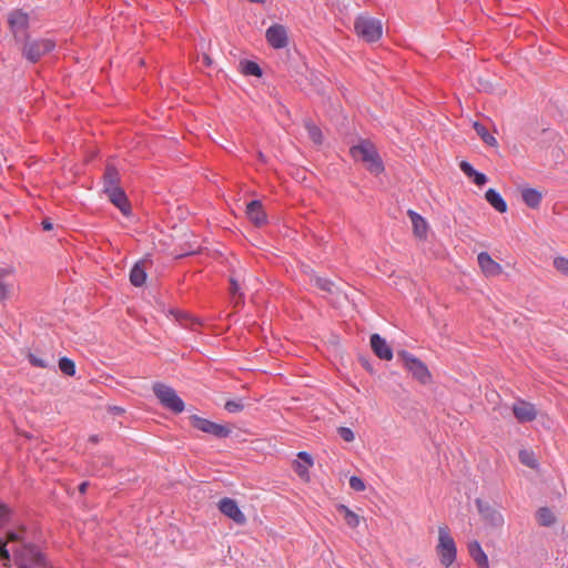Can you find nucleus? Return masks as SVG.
Returning a JSON list of instances; mask_svg holds the SVG:
<instances>
[{
	"instance_id": "4468645a",
	"label": "nucleus",
	"mask_w": 568,
	"mask_h": 568,
	"mask_svg": "<svg viewBox=\"0 0 568 568\" xmlns=\"http://www.w3.org/2000/svg\"><path fill=\"white\" fill-rule=\"evenodd\" d=\"M477 262L481 272L487 277L500 275L503 272L501 265L494 261L487 252H480L477 255Z\"/></svg>"
},
{
	"instance_id": "79ce46f5",
	"label": "nucleus",
	"mask_w": 568,
	"mask_h": 568,
	"mask_svg": "<svg viewBox=\"0 0 568 568\" xmlns=\"http://www.w3.org/2000/svg\"><path fill=\"white\" fill-rule=\"evenodd\" d=\"M29 361L36 367H41V368L48 367L47 361H44L43 358H40L33 354L29 355Z\"/></svg>"
},
{
	"instance_id": "f8f14e48",
	"label": "nucleus",
	"mask_w": 568,
	"mask_h": 568,
	"mask_svg": "<svg viewBox=\"0 0 568 568\" xmlns=\"http://www.w3.org/2000/svg\"><path fill=\"white\" fill-rule=\"evenodd\" d=\"M513 413L519 423H529L537 417L535 405L523 399L514 403Z\"/></svg>"
},
{
	"instance_id": "c85d7f7f",
	"label": "nucleus",
	"mask_w": 568,
	"mask_h": 568,
	"mask_svg": "<svg viewBox=\"0 0 568 568\" xmlns=\"http://www.w3.org/2000/svg\"><path fill=\"white\" fill-rule=\"evenodd\" d=\"M305 129L308 133V138L315 143V144H321L322 141H323V135H322V131L318 126H316L314 123L312 122H306L305 123Z\"/></svg>"
},
{
	"instance_id": "dca6fc26",
	"label": "nucleus",
	"mask_w": 568,
	"mask_h": 568,
	"mask_svg": "<svg viewBox=\"0 0 568 568\" xmlns=\"http://www.w3.org/2000/svg\"><path fill=\"white\" fill-rule=\"evenodd\" d=\"M371 346L377 357L384 361H390L393 358V351L387 342L378 334L371 336Z\"/></svg>"
},
{
	"instance_id": "6e6552de",
	"label": "nucleus",
	"mask_w": 568,
	"mask_h": 568,
	"mask_svg": "<svg viewBox=\"0 0 568 568\" xmlns=\"http://www.w3.org/2000/svg\"><path fill=\"white\" fill-rule=\"evenodd\" d=\"M190 419L194 428L203 433L210 434L216 438H226L231 434V429L229 427L221 424H216L200 416L193 415L190 417Z\"/></svg>"
},
{
	"instance_id": "1a4fd4ad",
	"label": "nucleus",
	"mask_w": 568,
	"mask_h": 568,
	"mask_svg": "<svg viewBox=\"0 0 568 568\" xmlns=\"http://www.w3.org/2000/svg\"><path fill=\"white\" fill-rule=\"evenodd\" d=\"M476 506L481 519L487 525L494 528H499L504 525V516L498 509L494 508L481 499H476Z\"/></svg>"
},
{
	"instance_id": "7ed1b4c3",
	"label": "nucleus",
	"mask_w": 568,
	"mask_h": 568,
	"mask_svg": "<svg viewBox=\"0 0 568 568\" xmlns=\"http://www.w3.org/2000/svg\"><path fill=\"white\" fill-rule=\"evenodd\" d=\"M12 551L19 568H47L43 555L34 546L24 544L20 549L12 548Z\"/></svg>"
},
{
	"instance_id": "a878e982",
	"label": "nucleus",
	"mask_w": 568,
	"mask_h": 568,
	"mask_svg": "<svg viewBox=\"0 0 568 568\" xmlns=\"http://www.w3.org/2000/svg\"><path fill=\"white\" fill-rule=\"evenodd\" d=\"M476 133L481 138V140L490 146H495L497 144V140L494 135H491L486 126L479 122H474L473 124Z\"/></svg>"
},
{
	"instance_id": "f257e3e1",
	"label": "nucleus",
	"mask_w": 568,
	"mask_h": 568,
	"mask_svg": "<svg viewBox=\"0 0 568 568\" xmlns=\"http://www.w3.org/2000/svg\"><path fill=\"white\" fill-rule=\"evenodd\" d=\"M351 154L356 161L363 162L371 173L377 175L384 171L383 161L369 141L364 140L352 146Z\"/></svg>"
},
{
	"instance_id": "ddd939ff",
	"label": "nucleus",
	"mask_w": 568,
	"mask_h": 568,
	"mask_svg": "<svg viewBox=\"0 0 568 568\" xmlns=\"http://www.w3.org/2000/svg\"><path fill=\"white\" fill-rule=\"evenodd\" d=\"M104 193L108 195L109 200L122 212L123 215H130L131 207L128 202V197L120 186L105 189Z\"/></svg>"
},
{
	"instance_id": "aec40b11",
	"label": "nucleus",
	"mask_w": 568,
	"mask_h": 568,
	"mask_svg": "<svg viewBox=\"0 0 568 568\" xmlns=\"http://www.w3.org/2000/svg\"><path fill=\"white\" fill-rule=\"evenodd\" d=\"M486 201L499 213L507 211V204L501 195L494 189H488L485 193Z\"/></svg>"
},
{
	"instance_id": "393cba45",
	"label": "nucleus",
	"mask_w": 568,
	"mask_h": 568,
	"mask_svg": "<svg viewBox=\"0 0 568 568\" xmlns=\"http://www.w3.org/2000/svg\"><path fill=\"white\" fill-rule=\"evenodd\" d=\"M146 273L141 263H136L130 272V282L134 286H142L145 283Z\"/></svg>"
},
{
	"instance_id": "39448f33",
	"label": "nucleus",
	"mask_w": 568,
	"mask_h": 568,
	"mask_svg": "<svg viewBox=\"0 0 568 568\" xmlns=\"http://www.w3.org/2000/svg\"><path fill=\"white\" fill-rule=\"evenodd\" d=\"M354 28L356 33L367 42H375L379 40L383 34L381 20L371 17H357Z\"/></svg>"
},
{
	"instance_id": "a18cd8bd",
	"label": "nucleus",
	"mask_w": 568,
	"mask_h": 568,
	"mask_svg": "<svg viewBox=\"0 0 568 568\" xmlns=\"http://www.w3.org/2000/svg\"><path fill=\"white\" fill-rule=\"evenodd\" d=\"M231 293L234 298L236 295H239V298L242 296V294L240 293V284L234 278H231Z\"/></svg>"
},
{
	"instance_id": "5701e85b",
	"label": "nucleus",
	"mask_w": 568,
	"mask_h": 568,
	"mask_svg": "<svg viewBox=\"0 0 568 568\" xmlns=\"http://www.w3.org/2000/svg\"><path fill=\"white\" fill-rule=\"evenodd\" d=\"M337 511L344 516V520L348 527L356 528L359 526L361 517L351 510L347 506L342 504L338 505Z\"/></svg>"
},
{
	"instance_id": "f3484780",
	"label": "nucleus",
	"mask_w": 568,
	"mask_h": 568,
	"mask_svg": "<svg viewBox=\"0 0 568 568\" xmlns=\"http://www.w3.org/2000/svg\"><path fill=\"white\" fill-rule=\"evenodd\" d=\"M246 215L252 223L260 226L266 222V214L258 200L251 201L246 206Z\"/></svg>"
},
{
	"instance_id": "603ef678",
	"label": "nucleus",
	"mask_w": 568,
	"mask_h": 568,
	"mask_svg": "<svg viewBox=\"0 0 568 568\" xmlns=\"http://www.w3.org/2000/svg\"><path fill=\"white\" fill-rule=\"evenodd\" d=\"M103 465L109 466L110 465V460L108 458H105V460L103 462Z\"/></svg>"
},
{
	"instance_id": "72a5a7b5",
	"label": "nucleus",
	"mask_w": 568,
	"mask_h": 568,
	"mask_svg": "<svg viewBox=\"0 0 568 568\" xmlns=\"http://www.w3.org/2000/svg\"><path fill=\"white\" fill-rule=\"evenodd\" d=\"M7 541L0 538V558L4 566H8L11 561L10 551L7 549Z\"/></svg>"
},
{
	"instance_id": "2eb2a0df",
	"label": "nucleus",
	"mask_w": 568,
	"mask_h": 568,
	"mask_svg": "<svg viewBox=\"0 0 568 568\" xmlns=\"http://www.w3.org/2000/svg\"><path fill=\"white\" fill-rule=\"evenodd\" d=\"M8 22L14 37L18 39L19 34H22L27 30L29 17L27 13L16 10L9 14Z\"/></svg>"
},
{
	"instance_id": "473e14b6",
	"label": "nucleus",
	"mask_w": 568,
	"mask_h": 568,
	"mask_svg": "<svg viewBox=\"0 0 568 568\" xmlns=\"http://www.w3.org/2000/svg\"><path fill=\"white\" fill-rule=\"evenodd\" d=\"M554 266L557 271L568 276V258L559 256L554 260Z\"/></svg>"
},
{
	"instance_id": "c756f323",
	"label": "nucleus",
	"mask_w": 568,
	"mask_h": 568,
	"mask_svg": "<svg viewBox=\"0 0 568 568\" xmlns=\"http://www.w3.org/2000/svg\"><path fill=\"white\" fill-rule=\"evenodd\" d=\"M59 368L63 374L68 376H73L75 374V364L68 357L60 358Z\"/></svg>"
},
{
	"instance_id": "bb28decb",
	"label": "nucleus",
	"mask_w": 568,
	"mask_h": 568,
	"mask_svg": "<svg viewBox=\"0 0 568 568\" xmlns=\"http://www.w3.org/2000/svg\"><path fill=\"white\" fill-rule=\"evenodd\" d=\"M518 457L523 465H525L529 468H532V469H536L538 467V462L536 459L534 452L528 450V449H521L519 452Z\"/></svg>"
},
{
	"instance_id": "5fc2aeb1",
	"label": "nucleus",
	"mask_w": 568,
	"mask_h": 568,
	"mask_svg": "<svg viewBox=\"0 0 568 568\" xmlns=\"http://www.w3.org/2000/svg\"><path fill=\"white\" fill-rule=\"evenodd\" d=\"M114 409H115V413L122 412V409L119 407H115Z\"/></svg>"
},
{
	"instance_id": "f03ea898",
	"label": "nucleus",
	"mask_w": 568,
	"mask_h": 568,
	"mask_svg": "<svg viewBox=\"0 0 568 568\" xmlns=\"http://www.w3.org/2000/svg\"><path fill=\"white\" fill-rule=\"evenodd\" d=\"M440 564L450 568L457 556V548L446 526L438 528V545L436 547Z\"/></svg>"
},
{
	"instance_id": "0eeeda50",
	"label": "nucleus",
	"mask_w": 568,
	"mask_h": 568,
	"mask_svg": "<svg viewBox=\"0 0 568 568\" xmlns=\"http://www.w3.org/2000/svg\"><path fill=\"white\" fill-rule=\"evenodd\" d=\"M398 356L404 361L406 369L413 375L415 379L424 385L430 383V372L420 359L406 351L399 352Z\"/></svg>"
},
{
	"instance_id": "cd10ccee",
	"label": "nucleus",
	"mask_w": 568,
	"mask_h": 568,
	"mask_svg": "<svg viewBox=\"0 0 568 568\" xmlns=\"http://www.w3.org/2000/svg\"><path fill=\"white\" fill-rule=\"evenodd\" d=\"M537 520L541 526L548 527L555 523L556 518L549 508L544 507L538 510Z\"/></svg>"
},
{
	"instance_id": "de8ad7c7",
	"label": "nucleus",
	"mask_w": 568,
	"mask_h": 568,
	"mask_svg": "<svg viewBox=\"0 0 568 568\" xmlns=\"http://www.w3.org/2000/svg\"><path fill=\"white\" fill-rule=\"evenodd\" d=\"M203 63H204L205 65H207V67H209V65H211L212 60L210 59V57H209V55H206V54H204V55H203Z\"/></svg>"
},
{
	"instance_id": "7c9ffc66",
	"label": "nucleus",
	"mask_w": 568,
	"mask_h": 568,
	"mask_svg": "<svg viewBox=\"0 0 568 568\" xmlns=\"http://www.w3.org/2000/svg\"><path fill=\"white\" fill-rule=\"evenodd\" d=\"M243 72L247 75L261 77L262 70L260 65L253 61H245L243 63Z\"/></svg>"
},
{
	"instance_id": "49530a36",
	"label": "nucleus",
	"mask_w": 568,
	"mask_h": 568,
	"mask_svg": "<svg viewBox=\"0 0 568 568\" xmlns=\"http://www.w3.org/2000/svg\"><path fill=\"white\" fill-rule=\"evenodd\" d=\"M42 226H43L44 230L50 231L52 229V223L47 221V220H44L42 222Z\"/></svg>"
},
{
	"instance_id": "37998d69",
	"label": "nucleus",
	"mask_w": 568,
	"mask_h": 568,
	"mask_svg": "<svg viewBox=\"0 0 568 568\" xmlns=\"http://www.w3.org/2000/svg\"><path fill=\"white\" fill-rule=\"evenodd\" d=\"M471 178H473L474 183L478 186H483L487 182L486 175L484 173H480L477 171L475 172V174Z\"/></svg>"
},
{
	"instance_id": "20e7f679",
	"label": "nucleus",
	"mask_w": 568,
	"mask_h": 568,
	"mask_svg": "<svg viewBox=\"0 0 568 568\" xmlns=\"http://www.w3.org/2000/svg\"><path fill=\"white\" fill-rule=\"evenodd\" d=\"M152 388L163 407L175 414H180L184 410V402L171 386L163 383H155Z\"/></svg>"
},
{
	"instance_id": "f704fd0d",
	"label": "nucleus",
	"mask_w": 568,
	"mask_h": 568,
	"mask_svg": "<svg viewBox=\"0 0 568 568\" xmlns=\"http://www.w3.org/2000/svg\"><path fill=\"white\" fill-rule=\"evenodd\" d=\"M349 487L355 491H364L366 488V485L364 480L357 476H352L349 478Z\"/></svg>"
},
{
	"instance_id": "3c124183",
	"label": "nucleus",
	"mask_w": 568,
	"mask_h": 568,
	"mask_svg": "<svg viewBox=\"0 0 568 568\" xmlns=\"http://www.w3.org/2000/svg\"><path fill=\"white\" fill-rule=\"evenodd\" d=\"M258 159L264 162L265 161V156L262 152L258 153Z\"/></svg>"
},
{
	"instance_id": "8fccbe9b",
	"label": "nucleus",
	"mask_w": 568,
	"mask_h": 568,
	"mask_svg": "<svg viewBox=\"0 0 568 568\" xmlns=\"http://www.w3.org/2000/svg\"><path fill=\"white\" fill-rule=\"evenodd\" d=\"M87 486H88V483H82V484L80 485V487H79V488H80V491H81V493H84V491H85V489H87Z\"/></svg>"
},
{
	"instance_id": "c9c22d12",
	"label": "nucleus",
	"mask_w": 568,
	"mask_h": 568,
	"mask_svg": "<svg viewBox=\"0 0 568 568\" xmlns=\"http://www.w3.org/2000/svg\"><path fill=\"white\" fill-rule=\"evenodd\" d=\"M7 540L11 542L24 540V529L11 530L7 534Z\"/></svg>"
},
{
	"instance_id": "423d86ee",
	"label": "nucleus",
	"mask_w": 568,
	"mask_h": 568,
	"mask_svg": "<svg viewBox=\"0 0 568 568\" xmlns=\"http://www.w3.org/2000/svg\"><path fill=\"white\" fill-rule=\"evenodd\" d=\"M54 48L55 43L51 39H28L23 45L22 54L27 60L34 63Z\"/></svg>"
},
{
	"instance_id": "b1692460",
	"label": "nucleus",
	"mask_w": 568,
	"mask_h": 568,
	"mask_svg": "<svg viewBox=\"0 0 568 568\" xmlns=\"http://www.w3.org/2000/svg\"><path fill=\"white\" fill-rule=\"evenodd\" d=\"M120 175L118 170L109 164L104 173V191L105 189L119 187Z\"/></svg>"
},
{
	"instance_id": "6ab92c4d",
	"label": "nucleus",
	"mask_w": 568,
	"mask_h": 568,
	"mask_svg": "<svg viewBox=\"0 0 568 568\" xmlns=\"http://www.w3.org/2000/svg\"><path fill=\"white\" fill-rule=\"evenodd\" d=\"M468 551L470 557L478 565V567L489 568L488 557L477 540H474L468 544Z\"/></svg>"
},
{
	"instance_id": "864d4df0",
	"label": "nucleus",
	"mask_w": 568,
	"mask_h": 568,
	"mask_svg": "<svg viewBox=\"0 0 568 568\" xmlns=\"http://www.w3.org/2000/svg\"><path fill=\"white\" fill-rule=\"evenodd\" d=\"M114 409H115V413L122 412V409L119 407H115Z\"/></svg>"
},
{
	"instance_id": "c03bdc74",
	"label": "nucleus",
	"mask_w": 568,
	"mask_h": 568,
	"mask_svg": "<svg viewBox=\"0 0 568 568\" xmlns=\"http://www.w3.org/2000/svg\"><path fill=\"white\" fill-rule=\"evenodd\" d=\"M297 457L303 462V464H306L310 467L313 466V458L308 453L300 452Z\"/></svg>"
},
{
	"instance_id": "9b49d317",
	"label": "nucleus",
	"mask_w": 568,
	"mask_h": 568,
	"mask_svg": "<svg viewBox=\"0 0 568 568\" xmlns=\"http://www.w3.org/2000/svg\"><path fill=\"white\" fill-rule=\"evenodd\" d=\"M219 509L237 525H244L246 523L245 515L240 509L237 503L232 498H222L219 501Z\"/></svg>"
},
{
	"instance_id": "2f4dec72",
	"label": "nucleus",
	"mask_w": 568,
	"mask_h": 568,
	"mask_svg": "<svg viewBox=\"0 0 568 568\" xmlns=\"http://www.w3.org/2000/svg\"><path fill=\"white\" fill-rule=\"evenodd\" d=\"M315 281V285L324 291V292H327V293H332L333 292V288H334V283L327 278H323V277H315L314 278Z\"/></svg>"
},
{
	"instance_id": "09e8293b",
	"label": "nucleus",
	"mask_w": 568,
	"mask_h": 568,
	"mask_svg": "<svg viewBox=\"0 0 568 568\" xmlns=\"http://www.w3.org/2000/svg\"><path fill=\"white\" fill-rule=\"evenodd\" d=\"M89 440L92 442V443H98L100 440V436L99 435H92V436H90Z\"/></svg>"
},
{
	"instance_id": "a211bd4d",
	"label": "nucleus",
	"mask_w": 568,
	"mask_h": 568,
	"mask_svg": "<svg viewBox=\"0 0 568 568\" xmlns=\"http://www.w3.org/2000/svg\"><path fill=\"white\" fill-rule=\"evenodd\" d=\"M407 214L413 225L414 235L419 240H425L428 232L427 221L413 210H408Z\"/></svg>"
},
{
	"instance_id": "58836bf2",
	"label": "nucleus",
	"mask_w": 568,
	"mask_h": 568,
	"mask_svg": "<svg viewBox=\"0 0 568 568\" xmlns=\"http://www.w3.org/2000/svg\"><path fill=\"white\" fill-rule=\"evenodd\" d=\"M308 468H310V466H307L306 464H303L301 462H296V464H295V470H296L297 475L303 479H308Z\"/></svg>"
},
{
	"instance_id": "412c9836",
	"label": "nucleus",
	"mask_w": 568,
	"mask_h": 568,
	"mask_svg": "<svg viewBox=\"0 0 568 568\" xmlns=\"http://www.w3.org/2000/svg\"><path fill=\"white\" fill-rule=\"evenodd\" d=\"M521 197L527 206L536 209L541 203L542 194L537 189L527 187L523 190Z\"/></svg>"
},
{
	"instance_id": "a19ab883",
	"label": "nucleus",
	"mask_w": 568,
	"mask_h": 568,
	"mask_svg": "<svg viewBox=\"0 0 568 568\" xmlns=\"http://www.w3.org/2000/svg\"><path fill=\"white\" fill-rule=\"evenodd\" d=\"M10 511L6 505L0 503V527L9 521Z\"/></svg>"
},
{
	"instance_id": "4c0bfd02",
	"label": "nucleus",
	"mask_w": 568,
	"mask_h": 568,
	"mask_svg": "<svg viewBox=\"0 0 568 568\" xmlns=\"http://www.w3.org/2000/svg\"><path fill=\"white\" fill-rule=\"evenodd\" d=\"M224 408L229 413H239L244 408V405L239 400H227L224 405Z\"/></svg>"
},
{
	"instance_id": "e433bc0d",
	"label": "nucleus",
	"mask_w": 568,
	"mask_h": 568,
	"mask_svg": "<svg viewBox=\"0 0 568 568\" xmlns=\"http://www.w3.org/2000/svg\"><path fill=\"white\" fill-rule=\"evenodd\" d=\"M337 432L341 438L347 443H351L355 439L354 432L348 427H339Z\"/></svg>"
},
{
	"instance_id": "9d476101",
	"label": "nucleus",
	"mask_w": 568,
	"mask_h": 568,
	"mask_svg": "<svg viewBox=\"0 0 568 568\" xmlns=\"http://www.w3.org/2000/svg\"><path fill=\"white\" fill-rule=\"evenodd\" d=\"M268 44L274 49H283L288 44L287 30L283 24H272L265 32Z\"/></svg>"
},
{
	"instance_id": "ea45409f",
	"label": "nucleus",
	"mask_w": 568,
	"mask_h": 568,
	"mask_svg": "<svg viewBox=\"0 0 568 568\" xmlns=\"http://www.w3.org/2000/svg\"><path fill=\"white\" fill-rule=\"evenodd\" d=\"M459 168L468 178H471L476 172L473 165L467 161H462Z\"/></svg>"
},
{
	"instance_id": "4be33fe9",
	"label": "nucleus",
	"mask_w": 568,
	"mask_h": 568,
	"mask_svg": "<svg viewBox=\"0 0 568 568\" xmlns=\"http://www.w3.org/2000/svg\"><path fill=\"white\" fill-rule=\"evenodd\" d=\"M12 268H2L0 270V298L7 300L11 296L13 291V284L7 283L4 278L9 275H12Z\"/></svg>"
}]
</instances>
